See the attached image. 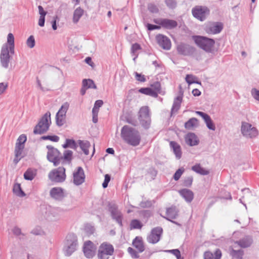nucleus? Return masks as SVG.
I'll return each instance as SVG.
<instances>
[{
  "instance_id": "25",
  "label": "nucleus",
  "mask_w": 259,
  "mask_h": 259,
  "mask_svg": "<svg viewBox=\"0 0 259 259\" xmlns=\"http://www.w3.org/2000/svg\"><path fill=\"white\" fill-rule=\"evenodd\" d=\"M180 94L175 99L174 104L171 108V114H176L180 109L181 104L182 101L183 93L180 92Z\"/></svg>"
},
{
  "instance_id": "28",
  "label": "nucleus",
  "mask_w": 259,
  "mask_h": 259,
  "mask_svg": "<svg viewBox=\"0 0 259 259\" xmlns=\"http://www.w3.org/2000/svg\"><path fill=\"white\" fill-rule=\"evenodd\" d=\"M240 247L246 248L251 245L252 243V239L250 236H247L238 241L236 242Z\"/></svg>"
},
{
  "instance_id": "58",
  "label": "nucleus",
  "mask_w": 259,
  "mask_h": 259,
  "mask_svg": "<svg viewBox=\"0 0 259 259\" xmlns=\"http://www.w3.org/2000/svg\"><path fill=\"white\" fill-rule=\"evenodd\" d=\"M43 139L45 140H50L51 141H54V142H58L59 140V138L57 136H45L42 137Z\"/></svg>"
},
{
  "instance_id": "59",
  "label": "nucleus",
  "mask_w": 259,
  "mask_h": 259,
  "mask_svg": "<svg viewBox=\"0 0 259 259\" xmlns=\"http://www.w3.org/2000/svg\"><path fill=\"white\" fill-rule=\"evenodd\" d=\"M135 77L136 79L140 82H145L146 81L145 76L144 75H142L141 74L135 72Z\"/></svg>"
},
{
  "instance_id": "56",
  "label": "nucleus",
  "mask_w": 259,
  "mask_h": 259,
  "mask_svg": "<svg viewBox=\"0 0 259 259\" xmlns=\"http://www.w3.org/2000/svg\"><path fill=\"white\" fill-rule=\"evenodd\" d=\"M165 251L172 253L174 255H175L176 256L177 259L181 258V253H180V251H179V249H176L168 250H166Z\"/></svg>"
},
{
  "instance_id": "62",
  "label": "nucleus",
  "mask_w": 259,
  "mask_h": 259,
  "mask_svg": "<svg viewBox=\"0 0 259 259\" xmlns=\"http://www.w3.org/2000/svg\"><path fill=\"white\" fill-rule=\"evenodd\" d=\"M140 49H141L140 46L138 44L135 43L133 44L132 47L131 53L135 55L136 51Z\"/></svg>"
},
{
  "instance_id": "63",
  "label": "nucleus",
  "mask_w": 259,
  "mask_h": 259,
  "mask_svg": "<svg viewBox=\"0 0 259 259\" xmlns=\"http://www.w3.org/2000/svg\"><path fill=\"white\" fill-rule=\"evenodd\" d=\"M193 178L192 177H189L186 178L184 180V185L186 186H190L192 183Z\"/></svg>"
},
{
  "instance_id": "3",
  "label": "nucleus",
  "mask_w": 259,
  "mask_h": 259,
  "mask_svg": "<svg viewBox=\"0 0 259 259\" xmlns=\"http://www.w3.org/2000/svg\"><path fill=\"white\" fill-rule=\"evenodd\" d=\"M51 123V113L48 112L42 117L38 123L36 125L33 131L34 133L41 134L47 132Z\"/></svg>"
},
{
  "instance_id": "61",
  "label": "nucleus",
  "mask_w": 259,
  "mask_h": 259,
  "mask_svg": "<svg viewBox=\"0 0 259 259\" xmlns=\"http://www.w3.org/2000/svg\"><path fill=\"white\" fill-rule=\"evenodd\" d=\"M66 141L69 147L73 149H75L76 148L77 145L74 140L70 139H66Z\"/></svg>"
},
{
  "instance_id": "13",
  "label": "nucleus",
  "mask_w": 259,
  "mask_h": 259,
  "mask_svg": "<svg viewBox=\"0 0 259 259\" xmlns=\"http://www.w3.org/2000/svg\"><path fill=\"white\" fill-rule=\"evenodd\" d=\"M85 175L82 167H78L73 172V183L78 186L84 182Z\"/></svg>"
},
{
  "instance_id": "54",
  "label": "nucleus",
  "mask_w": 259,
  "mask_h": 259,
  "mask_svg": "<svg viewBox=\"0 0 259 259\" xmlns=\"http://www.w3.org/2000/svg\"><path fill=\"white\" fill-rule=\"evenodd\" d=\"M8 87V84L7 82L0 83V96L3 94Z\"/></svg>"
},
{
  "instance_id": "52",
  "label": "nucleus",
  "mask_w": 259,
  "mask_h": 259,
  "mask_svg": "<svg viewBox=\"0 0 259 259\" xmlns=\"http://www.w3.org/2000/svg\"><path fill=\"white\" fill-rule=\"evenodd\" d=\"M26 139V136L25 135H21L17 139L16 144L24 145Z\"/></svg>"
},
{
  "instance_id": "11",
  "label": "nucleus",
  "mask_w": 259,
  "mask_h": 259,
  "mask_svg": "<svg viewBox=\"0 0 259 259\" xmlns=\"http://www.w3.org/2000/svg\"><path fill=\"white\" fill-rule=\"evenodd\" d=\"M10 52L7 50V47L2 46L0 54V62L2 66L7 69L10 63Z\"/></svg>"
},
{
  "instance_id": "50",
  "label": "nucleus",
  "mask_w": 259,
  "mask_h": 259,
  "mask_svg": "<svg viewBox=\"0 0 259 259\" xmlns=\"http://www.w3.org/2000/svg\"><path fill=\"white\" fill-rule=\"evenodd\" d=\"M165 3L170 9H174L177 6V2L175 0H165Z\"/></svg>"
},
{
  "instance_id": "9",
  "label": "nucleus",
  "mask_w": 259,
  "mask_h": 259,
  "mask_svg": "<svg viewBox=\"0 0 259 259\" xmlns=\"http://www.w3.org/2000/svg\"><path fill=\"white\" fill-rule=\"evenodd\" d=\"M139 113V119L140 123L144 127L148 128L151 122L148 107H142L140 109Z\"/></svg>"
},
{
  "instance_id": "5",
  "label": "nucleus",
  "mask_w": 259,
  "mask_h": 259,
  "mask_svg": "<svg viewBox=\"0 0 259 259\" xmlns=\"http://www.w3.org/2000/svg\"><path fill=\"white\" fill-rule=\"evenodd\" d=\"M77 238L74 234H69L66 237L63 251L66 256H70L77 248Z\"/></svg>"
},
{
  "instance_id": "51",
  "label": "nucleus",
  "mask_w": 259,
  "mask_h": 259,
  "mask_svg": "<svg viewBox=\"0 0 259 259\" xmlns=\"http://www.w3.org/2000/svg\"><path fill=\"white\" fill-rule=\"evenodd\" d=\"M251 94L252 97L256 101L259 102V90L253 88L251 91Z\"/></svg>"
},
{
  "instance_id": "15",
  "label": "nucleus",
  "mask_w": 259,
  "mask_h": 259,
  "mask_svg": "<svg viewBox=\"0 0 259 259\" xmlns=\"http://www.w3.org/2000/svg\"><path fill=\"white\" fill-rule=\"evenodd\" d=\"M97 247L93 242L90 241L84 243L83 247V252L87 258H92L95 254Z\"/></svg>"
},
{
  "instance_id": "29",
  "label": "nucleus",
  "mask_w": 259,
  "mask_h": 259,
  "mask_svg": "<svg viewBox=\"0 0 259 259\" xmlns=\"http://www.w3.org/2000/svg\"><path fill=\"white\" fill-rule=\"evenodd\" d=\"M36 82L38 87L41 91H46L49 90L48 88L47 81L45 75L40 76V78L37 77Z\"/></svg>"
},
{
  "instance_id": "23",
  "label": "nucleus",
  "mask_w": 259,
  "mask_h": 259,
  "mask_svg": "<svg viewBox=\"0 0 259 259\" xmlns=\"http://www.w3.org/2000/svg\"><path fill=\"white\" fill-rule=\"evenodd\" d=\"M103 104L102 100H99L95 102L94 106L92 110L93 122L95 123L98 122V114L100 107Z\"/></svg>"
},
{
  "instance_id": "26",
  "label": "nucleus",
  "mask_w": 259,
  "mask_h": 259,
  "mask_svg": "<svg viewBox=\"0 0 259 259\" xmlns=\"http://www.w3.org/2000/svg\"><path fill=\"white\" fill-rule=\"evenodd\" d=\"M179 193L187 202H191L193 199V193L189 189H184L181 190L179 191Z\"/></svg>"
},
{
  "instance_id": "24",
  "label": "nucleus",
  "mask_w": 259,
  "mask_h": 259,
  "mask_svg": "<svg viewBox=\"0 0 259 259\" xmlns=\"http://www.w3.org/2000/svg\"><path fill=\"white\" fill-rule=\"evenodd\" d=\"M185 141L190 146L197 145L199 143L197 136L194 133H189L186 135L185 136Z\"/></svg>"
},
{
  "instance_id": "46",
  "label": "nucleus",
  "mask_w": 259,
  "mask_h": 259,
  "mask_svg": "<svg viewBox=\"0 0 259 259\" xmlns=\"http://www.w3.org/2000/svg\"><path fill=\"white\" fill-rule=\"evenodd\" d=\"M196 79V77L195 76L191 75V74L187 75L186 78H185L186 82L189 84H192L193 83H195V82L200 84V82L195 81Z\"/></svg>"
},
{
  "instance_id": "53",
  "label": "nucleus",
  "mask_w": 259,
  "mask_h": 259,
  "mask_svg": "<svg viewBox=\"0 0 259 259\" xmlns=\"http://www.w3.org/2000/svg\"><path fill=\"white\" fill-rule=\"evenodd\" d=\"M58 219V215L55 212H52L49 214L47 219L50 221H56Z\"/></svg>"
},
{
  "instance_id": "31",
  "label": "nucleus",
  "mask_w": 259,
  "mask_h": 259,
  "mask_svg": "<svg viewBox=\"0 0 259 259\" xmlns=\"http://www.w3.org/2000/svg\"><path fill=\"white\" fill-rule=\"evenodd\" d=\"M178 210L176 207L172 206L167 209L166 215L167 218L166 219L170 221V219H175L178 215Z\"/></svg>"
},
{
  "instance_id": "64",
  "label": "nucleus",
  "mask_w": 259,
  "mask_h": 259,
  "mask_svg": "<svg viewBox=\"0 0 259 259\" xmlns=\"http://www.w3.org/2000/svg\"><path fill=\"white\" fill-rule=\"evenodd\" d=\"M148 10L152 13H157L158 12L157 8L153 4L148 5Z\"/></svg>"
},
{
  "instance_id": "4",
  "label": "nucleus",
  "mask_w": 259,
  "mask_h": 259,
  "mask_svg": "<svg viewBox=\"0 0 259 259\" xmlns=\"http://www.w3.org/2000/svg\"><path fill=\"white\" fill-rule=\"evenodd\" d=\"M193 39L198 46L206 52L212 51L214 44L213 39L201 36H194Z\"/></svg>"
},
{
  "instance_id": "47",
  "label": "nucleus",
  "mask_w": 259,
  "mask_h": 259,
  "mask_svg": "<svg viewBox=\"0 0 259 259\" xmlns=\"http://www.w3.org/2000/svg\"><path fill=\"white\" fill-rule=\"evenodd\" d=\"M142 226L141 222L137 220H134L131 222V227L132 229H141Z\"/></svg>"
},
{
  "instance_id": "44",
  "label": "nucleus",
  "mask_w": 259,
  "mask_h": 259,
  "mask_svg": "<svg viewBox=\"0 0 259 259\" xmlns=\"http://www.w3.org/2000/svg\"><path fill=\"white\" fill-rule=\"evenodd\" d=\"M230 253L233 257L237 259H242L243 254V251L242 250H236L232 249Z\"/></svg>"
},
{
  "instance_id": "49",
  "label": "nucleus",
  "mask_w": 259,
  "mask_h": 259,
  "mask_svg": "<svg viewBox=\"0 0 259 259\" xmlns=\"http://www.w3.org/2000/svg\"><path fill=\"white\" fill-rule=\"evenodd\" d=\"M184 170H185V169L183 167H181V168L178 169L176 171V172H175V174H174V179H175V180L178 181V180H179L181 176L184 172Z\"/></svg>"
},
{
  "instance_id": "20",
  "label": "nucleus",
  "mask_w": 259,
  "mask_h": 259,
  "mask_svg": "<svg viewBox=\"0 0 259 259\" xmlns=\"http://www.w3.org/2000/svg\"><path fill=\"white\" fill-rule=\"evenodd\" d=\"M50 193L51 196L56 200H61L64 197L63 190L60 187L53 188Z\"/></svg>"
},
{
  "instance_id": "48",
  "label": "nucleus",
  "mask_w": 259,
  "mask_h": 259,
  "mask_svg": "<svg viewBox=\"0 0 259 259\" xmlns=\"http://www.w3.org/2000/svg\"><path fill=\"white\" fill-rule=\"evenodd\" d=\"M72 152L70 150H66L64 153L63 159L70 162L72 159Z\"/></svg>"
},
{
  "instance_id": "60",
  "label": "nucleus",
  "mask_w": 259,
  "mask_h": 259,
  "mask_svg": "<svg viewBox=\"0 0 259 259\" xmlns=\"http://www.w3.org/2000/svg\"><path fill=\"white\" fill-rule=\"evenodd\" d=\"M151 87L152 88V89L154 91H156V92L158 93V92L160 90V84L159 82H155L153 84L151 85Z\"/></svg>"
},
{
  "instance_id": "6",
  "label": "nucleus",
  "mask_w": 259,
  "mask_h": 259,
  "mask_svg": "<svg viewBox=\"0 0 259 259\" xmlns=\"http://www.w3.org/2000/svg\"><path fill=\"white\" fill-rule=\"evenodd\" d=\"M50 180L54 182L61 183L66 179L65 169L63 167H59L51 170L48 175Z\"/></svg>"
},
{
  "instance_id": "12",
  "label": "nucleus",
  "mask_w": 259,
  "mask_h": 259,
  "mask_svg": "<svg viewBox=\"0 0 259 259\" xmlns=\"http://www.w3.org/2000/svg\"><path fill=\"white\" fill-rule=\"evenodd\" d=\"M162 233V229L161 228H154L151 230L150 234L147 237L148 242L152 244L156 243L159 241Z\"/></svg>"
},
{
  "instance_id": "10",
  "label": "nucleus",
  "mask_w": 259,
  "mask_h": 259,
  "mask_svg": "<svg viewBox=\"0 0 259 259\" xmlns=\"http://www.w3.org/2000/svg\"><path fill=\"white\" fill-rule=\"evenodd\" d=\"M47 148L48 149L47 154L48 160L53 162L54 166H57L59 164L61 160V158H59V151L50 146H47Z\"/></svg>"
},
{
  "instance_id": "43",
  "label": "nucleus",
  "mask_w": 259,
  "mask_h": 259,
  "mask_svg": "<svg viewBox=\"0 0 259 259\" xmlns=\"http://www.w3.org/2000/svg\"><path fill=\"white\" fill-rule=\"evenodd\" d=\"M24 148V145L16 144L15 149V157L22 156V152Z\"/></svg>"
},
{
  "instance_id": "8",
  "label": "nucleus",
  "mask_w": 259,
  "mask_h": 259,
  "mask_svg": "<svg viewBox=\"0 0 259 259\" xmlns=\"http://www.w3.org/2000/svg\"><path fill=\"white\" fill-rule=\"evenodd\" d=\"M114 249L111 244L107 243H102L98 250V257L99 259H108L113 252Z\"/></svg>"
},
{
  "instance_id": "42",
  "label": "nucleus",
  "mask_w": 259,
  "mask_h": 259,
  "mask_svg": "<svg viewBox=\"0 0 259 259\" xmlns=\"http://www.w3.org/2000/svg\"><path fill=\"white\" fill-rule=\"evenodd\" d=\"M69 106L70 105L68 102L64 103L57 113L66 116V112L69 109Z\"/></svg>"
},
{
  "instance_id": "30",
  "label": "nucleus",
  "mask_w": 259,
  "mask_h": 259,
  "mask_svg": "<svg viewBox=\"0 0 259 259\" xmlns=\"http://www.w3.org/2000/svg\"><path fill=\"white\" fill-rule=\"evenodd\" d=\"M170 147L172 149L177 158L180 159L182 156V152L180 146L175 142L171 141L170 142Z\"/></svg>"
},
{
  "instance_id": "1",
  "label": "nucleus",
  "mask_w": 259,
  "mask_h": 259,
  "mask_svg": "<svg viewBox=\"0 0 259 259\" xmlns=\"http://www.w3.org/2000/svg\"><path fill=\"white\" fill-rule=\"evenodd\" d=\"M121 137L126 143L133 146L138 145L141 141L139 132L129 125L123 126L121 131Z\"/></svg>"
},
{
  "instance_id": "27",
  "label": "nucleus",
  "mask_w": 259,
  "mask_h": 259,
  "mask_svg": "<svg viewBox=\"0 0 259 259\" xmlns=\"http://www.w3.org/2000/svg\"><path fill=\"white\" fill-rule=\"evenodd\" d=\"M222 256V253L220 249H217L213 254L209 251H205L204 253L203 257L204 259H220Z\"/></svg>"
},
{
  "instance_id": "40",
  "label": "nucleus",
  "mask_w": 259,
  "mask_h": 259,
  "mask_svg": "<svg viewBox=\"0 0 259 259\" xmlns=\"http://www.w3.org/2000/svg\"><path fill=\"white\" fill-rule=\"evenodd\" d=\"M66 117V116L57 113L56 115V122L57 125L59 126H62L65 123Z\"/></svg>"
},
{
  "instance_id": "32",
  "label": "nucleus",
  "mask_w": 259,
  "mask_h": 259,
  "mask_svg": "<svg viewBox=\"0 0 259 259\" xmlns=\"http://www.w3.org/2000/svg\"><path fill=\"white\" fill-rule=\"evenodd\" d=\"M133 245L139 252H142L144 250V246L141 237H136L133 241Z\"/></svg>"
},
{
  "instance_id": "18",
  "label": "nucleus",
  "mask_w": 259,
  "mask_h": 259,
  "mask_svg": "<svg viewBox=\"0 0 259 259\" xmlns=\"http://www.w3.org/2000/svg\"><path fill=\"white\" fill-rule=\"evenodd\" d=\"M179 54L185 56L190 55L193 52V48L188 45L181 44L177 46Z\"/></svg>"
},
{
  "instance_id": "16",
  "label": "nucleus",
  "mask_w": 259,
  "mask_h": 259,
  "mask_svg": "<svg viewBox=\"0 0 259 259\" xmlns=\"http://www.w3.org/2000/svg\"><path fill=\"white\" fill-rule=\"evenodd\" d=\"M110 211L113 219L115 220L117 223L121 226L122 215L117 207L115 205H111L110 207Z\"/></svg>"
},
{
  "instance_id": "34",
  "label": "nucleus",
  "mask_w": 259,
  "mask_h": 259,
  "mask_svg": "<svg viewBox=\"0 0 259 259\" xmlns=\"http://www.w3.org/2000/svg\"><path fill=\"white\" fill-rule=\"evenodd\" d=\"M83 10L80 7L75 9L73 13V22L74 23H77L83 15Z\"/></svg>"
},
{
  "instance_id": "41",
  "label": "nucleus",
  "mask_w": 259,
  "mask_h": 259,
  "mask_svg": "<svg viewBox=\"0 0 259 259\" xmlns=\"http://www.w3.org/2000/svg\"><path fill=\"white\" fill-rule=\"evenodd\" d=\"M82 86L83 87H85L86 89L93 88L96 89L97 88V87L94 81L90 79H83L82 80Z\"/></svg>"
},
{
  "instance_id": "35",
  "label": "nucleus",
  "mask_w": 259,
  "mask_h": 259,
  "mask_svg": "<svg viewBox=\"0 0 259 259\" xmlns=\"http://www.w3.org/2000/svg\"><path fill=\"white\" fill-rule=\"evenodd\" d=\"M198 126V120L196 118H190L185 124V127L188 130L192 129Z\"/></svg>"
},
{
  "instance_id": "7",
  "label": "nucleus",
  "mask_w": 259,
  "mask_h": 259,
  "mask_svg": "<svg viewBox=\"0 0 259 259\" xmlns=\"http://www.w3.org/2000/svg\"><path fill=\"white\" fill-rule=\"evenodd\" d=\"M193 16L201 21L204 20L209 14V10L205 6H196L192 9Z\"/></svg>"
},
{
  "instance_id": "38",
  "label": "nucleus",
  "mask_w": 259,
  "mask_h": 259,
  "mask_svg": "<svg viewBox=\"0 0 259 259\" xmlns=\"http://www.w3.org/2000/svg\"><path fill=\"white\" fill-rule=\"evenodd\" d=\"M13 192L17 196L22 197L25 196V193L22 191L20 184H16L13 187Z\"/></svg>"
},
{
  "instance_id": "19",
  "label": "nucleus",
  "mask_w": 259,
  "mask_h": 259,
  "mask_svg": "<svg viewBox=\"0 0 259 259\" xmlns=\"http://www.w3.org/2000/svg\"><path fill=\"white\" fill-rule=\"evenodd\" d=\"M196 113L202 117L208 128L212 131L215 130V125L208 115L201 111H196Z\"/></svg>"
},
{
  "instance_id": "2",
  "label": "nucleus",
  "mask_w": 259,
  "mask_h": 259,
  "mask_svg": "<svg viewBox=\"0 0 259 259\" xmlns=\"http://www.w3.org/2000/svg\"><path fill=\"white\" fill-rule=\"evenodd\" d=\"M241 133L246 139H252L258 135V131L256 127L246 121H242L240 127Z\"/></svg>"
},
{
  "instance_id": "33",
  "label": "nucleus",
  "mask_w": 259,
  "mask_h": 259,
  "mask_svg": "<svg viewBox=\"0 0 259 259\" xmlns=\"http://www.w3.org/2000/svg\"><path fill=\"white\" fill-rule=\"evenodd\" d=\"M78 144L84 154L86 155H88L89 154V149L91 147L90 142L88 141L79 140Z\"/></svg>"
},
{
  "instance_id": "39",
  "label": "nucleus",
  "mask_w": 259,
  "mask_h": 259,
  "mask_svg": "<svg viewBox=\"0 0 259 259\" xmlns=\"http://www.w3.org/2000/svg\"><path fill=\"white\" fill-rule=\"evenodd\" d=\"M192 169L196 172L202 175H207L209 174V171L201 167L200 165H195L192 167Z\"/></svg>"
},
{
  "instance_id": "36",
  "label": "nucleus",
  "mask_w": 259,
  "mask_h": 259,
  "mask_svg": "<svg viewBox=\"0 0 259 259\" xmlns=\"http://www.w3.org/2000/svg\"><path fill=\"white\" fill-rule=\"evenodd\" d=\"M36 175V170L31 168L28 169L24 174V178L26 180H32Z\"/></svg>"
},
{
  "instance_id": "57",
  "label": "nucleus",
  "mask_w": 259,
  "mask_h": 259,
  "mask_svg": "<svg viewBox=\"0 0 259 259\" xmlns=\"http://www.w3.org/2000/svg\"><path fill=\"white\" fill-rule=\"evenodd\" d=\"M110 181V176L108 174L105 175L104 181L102 184L104 188H106L108 186V184Z\"/></svg>"
},
{
  "instance_id": "17",
  "label": "nucleus",
  "mask_w": 259,
  "mask_h": 259,
  "mask_svg": "<svg viewBox=\"0 0 259 259\" xmlns=\"http://www.w3.org/2000/svg\"><path fill=\"white\" fill-rule=\"evenodd\" d=\"M156 40L159 45L163 49L168 50L170 49L171 43L167 37L159 34L156 36Z\"/></svg>"
},
{
  "instance_id": "14",
  "label": "nucleus",
  "mask_w": 259,
  "mask_h": 259,
  "mask_svg": "<svg viewBox=\"0 0 259 259\" xmlns=\"http://www.w3.org/2000/svg\"><path fill=\"white\" fill-rule=\"evenodd\" d=\"M223 27L222 23L213 22L205 26V31L208 34H217L222 31Z\"/></svg>"
},
{
  "instance_id": "22",
  "label": "nucleus",
  "mask_w": 259,
  "mask_h": 259,
  "mask_svg": "<svg viewBox=\"0 0 259 259\" xmlns=\"http://www.w3.org/2000/svg\"><path fill=\"white\" fill-rule=\"evenodd\" d=\"M156 23L167 29H171L177 26L176 21L166 19L158 20Z\"/></svg>"
},
{
  "instance_id": "45",
  "label": "nucleus",
  "mask_w": 259,
  "mask_h": 259,
  "mask_svg": "<svg viewBox=\"0 0 259 259\" xmlns=\"http://www.w3.org/2000/svg\"><path fill=\"white\" fill-rule=\"evenodd\" d=\"M35 44V39L33 35L30 36L26 40L27 47L30 49L33 48Z\"/></svg>"
},
{
  "instance_id": "37",
  "label": "nucleus",
  "mask_w": 259,
  "mask_h": 259,
  "mask_svg": "<svg viewBox=\"0 0 259 259\" xmlns=\"http://www.w3.org/2000/svg\"><path fill=\"white\" fill-rule=\"evenodd\" d=\"M140 92L145 95H149L153 97H157L158 94L156 91L151 88H142L139 90Z\"/></svg>"
},
{
  "instance_id": "55",
  "label": "nucleus",
  "mask_w": 259,
  "mask_h": 259,
  "mask_svg": "<svg viewBox=\"0 0 259 259\" xmlns=\"http://www.w3.org/2000/svg\"><path fill=\"white\" fill-rule=\"evenodd\" d=\"M128 252L131 255V256L135 258H138L139 257V255L138 253V252L135 250L132 247H128L127 249Z\"/></svg>"
},
{
  "instance_id": "21",
  "label": "nucleus",
  "mask_w": 259,
  "mask_h": 259,
  "mask_svg": "<svg viewBox=\"0 0 259 259\" xmlns=\"http://www.w3.org/2000/svg\"><path fill=\"white\" fill-rule=\"evenodd\" d=\"M7 46V50H9L11 55L14 54L15 53V44L14 36L11 33L8 34L7 36V42L4 44L3 46Z\"/></svg>"
}]
</instances>
